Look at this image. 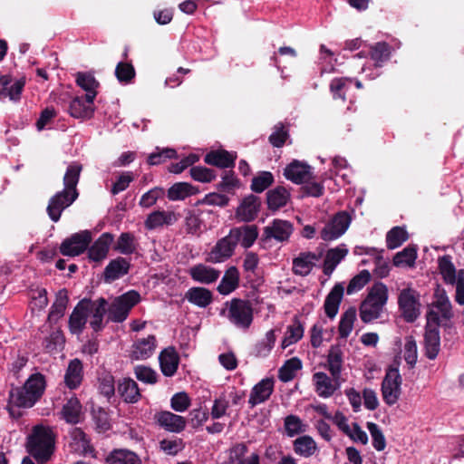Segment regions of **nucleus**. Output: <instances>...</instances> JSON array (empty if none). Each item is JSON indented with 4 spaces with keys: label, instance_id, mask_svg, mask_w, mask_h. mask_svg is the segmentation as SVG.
<instances>
[{
    "label": "nucleus",
    "instance_id": "nucleus-59",
    "mask_svg": "<svg viewBox=\"0 0 464 464\" xmlns=\"http://www.w3.org/2000/svg\"><path fill=\"white\" fill-rule=\"evenodd\" d=\"M115 76L121 83L128 84L135 77V70L131 63L120 62L115 68Z\"/></svg>",
    "mask_w": 464,
    "mask_h": 464
},
{
    "label": "nucleus",
    "instance_id": "nucleus-39",
    "mask_svg": "<svg viewBox=\"0 0 464 464\" xmlns=\"http://www.w3.org/2000/svg\"><path fill=\"white\" fill-rule=\"evenodd\" d=\"M236 156L227 150H214L208 153L205 162L219 168H229L234 165Z\"/></svg>",
    "mask_w": 464,
    "mask_h": 464
},
{
    "label": "nucleus",
    "instance_id": "nucleus-40",
    "mask_svg": "<svg viewBox=\"0 0 464 464\" xmlns=\"http://www.w3.org/2000/svg\"><path fill=\"white\" fill-rule=\"evenodd\" d=\"M130 264L126 259L119 257L109 263L104 271V276L107 281H114L126 275L129 271Z\"/></svg>",
    "mask_w": 464,
    "mask_h": 464
},
{
    "label": "nucleus",
    "instance_id": "nucleus-34",
    "mask_svg": "<svg viewBox=\"0 0 464 464\" xmlns=\"http://www.w3.org/2000/svg\"><path fill=\"white\" fill-rule=\"evenodd\" d=\"M105 464H141V459L132 450L118 449L109 453L105 459Z\"/></svg>",
    "mask_w": 464,
    "mask_h": 464
},
{
    "label": "nucleus",
    "instance_id": "nucleus-13",
    "mask_svg": "<svg viewBox=\"0 0 464 464\" xmlns=\"http://www.w3.org/2000/svg\"><path fill=\"white\" fill-rule=\"evenodd\" d=\"M341 377L329 376L325 372H317L313 375L314 391L321 398H330L341 387Z\"/></svg>",
    "mask_w": 464,
    "mask_h": 464
},
{
    "label": "nucleus",
    "instance_id": "nucleus-46",
    "mask_svg": "<svg viewBox=\"0 0 464 464\" xmlns=\"http://www.w3.org/2000/svg\"><path fill=\"white\" fill-rule=\"evenodd\" d=\"M82 405L76 397H71L63 405L62 415L68 423H77L80 420Z\"/></svg>",
    "mask_w": 464,
    "mask_h": 464
},
{
    "label": "nucleus",
    "instance_id": "nucleus-19",
    "mask_svg": "<svg viewBox=\"0 0 464 464\" xmlns=\"http://www.w3.org/2000/svg\"><path fill=\"white\" fill-rule=\"evenodd\" d=\"M87 309L88 316H91L90 325L94 331H100L102 328V321L107 312V302L104 298H99L96 301L83 299Z\"/></svg>",
    "mask_w": 464,
    "mask_h": 464
},
{
    "label": "nucleus",
    "instance_id": "nucleus-37",
    "mask_svg": "<svg viewBox=\"0 0 464 464\" xmlns=\"http://www.w3.org/2000/svg\"><path fill=\"white\" fill-rule=\"evenodd\" d=\"M118 392L124 401L134 403L140 398L138 384L131 379L124 378L118 384Z\"/></svg>",
    "mask_w": 464,
    "mask_h": 464
},
{
    "label": "nucleus",
    "instance_id": "nucleus-36",
    "mask_svg": "<svg viewBox=\"0 0 464 464\" xmlns=\"http://www.w3.org/2000/svg\"><path fill=\"white\" fill-rule=\"evenodd\" d=\"M247 453V447L244 443H238L230 450V460L235 464H260V457L257 453Z\"/></svg>",
    "mask_w": 464,
    "mask_h": 464
},
{
    "label": "nucleus",
    "instance_id": "nucleus-20",
    "mask_svg": "<svg viewBox=\"0 0 464 464\" xmlns=\"http://www.w3.org/2000/svg\"><path fill=\"white\" fill-rule=\"evenodd\" d=\"M179 218L174 211L157 210L148 215L144 226L148 230H154L163 226H171Z\"/></svg>",
    "mask_w": 464,
    "mask_h": 464
},
{
    "label": "nucleus",
    "instance_id": "nucleus-50",
    "mask_svg": "<svg viewBox=\"0 0 464 464\" xmlns=\"http://www.w3.org/2000/svg\"><path fill=\"white\" fill-rule=\"evenodd\" d=\"M417 258V248L408 246L402 251L398 252L393 257V265L398 267H411Z\"/></svg>",
    "mask_w": 464,
    "mask_h": 464
},
{
    "label": "nucleus",
    "instance_id": "nucleus-14",
    "mask_svg": "<svg viewBox=\"0 0 464 464\" xmlns=\"http://www.w3.org/2000/svg\"><path fill=\"white\" fill-rule=\"evenodd\" d=\"M93 95L75 96L69 104L68 111L75 119L88 120L93 116L94 108Z\"/></svg>",
    "mask_w": 464,
    "mask_h": 464
},
{
    "label": "nucleus",
    "instance_id": "nucleus-47",
    "mask_svg": "<svg viewBox=\"0 0 464 464\" xmlns=\"http://www.w3.org/2000/svg\"><path fill=\"white\" fill-rule=\"evenodd\" d=\"M289 192L282 187L276 188L267 192V205L270 209L276 210L285 207L289 200Z\"/></svg>",
    "mask_w": 464,
    "mask_h": 464
},
{
    "label": "nucleus",
    "instance_id": "nucleus-54",
    "mask_svg": "<svg viewBox=\"0 0 464 464\" xmlns=\"http://www.w3.org/2000/svg\"><path fill=\"white\" fill-rule=\"evenodd\" d=\"M391 50L388 44L380 42L375 44L371 50V58L374 61V66L380 68L390 57Z\"/></svg>",
    "mask_w": 464,
    "mask_h": 464
},
{
    "label": "nucleus",
    "instance_id": "nucleus-26",
    "mask_svg": "<svg viewBox=\"0 0 464 464\" xmlns=\"http://www.w3.org/2000/svg\"><path fill=\"white\" fill-rule=\"evenodd\" d=\"M348 248L346 245L340 244L335 247L330 248L325 254L324 261L323 271L324 275L331 276L336 266L345 258L348 255Z\"/></svg>",
    "mask_w": 464,
    "mask_h": 464
},
{
    "label": "nucleus",
    "instance_id": "nucleus-30",
    "mask_svg": "<svg viewBox=\"0 0 464 464\" xmlns=\"http://www.w3.org/2000/svg\"><path fill=\"white\" fill-rule=\"evenodd\" d=\"M113 241V237L109 233H103L89 248L88 255L91 260L99 262L104 259Z\"/></svg>",
    "mask_w": 464,
    "mask_h": 464
},
{
    "label": "nucleus",
    "instance_id": "nucleus-48",
    "mask_svg": "<svg viewBox=\"0 0 464 464\" xmlns=\"http://www.w3.org/2000/svg\"><path fill=\"white\" fill-rule=\"evenodd\" d=\"M68 304V293L66 289H61L56 294L55 301L49 313V320L57 321L63 316Z\"/></svg>",
    "mask_w": 464,
    "mask_h": 464
},
{
    "label": "nucleus",
    "instance_id": "nucleus-53",
    "mask_svg": "<svg viewBox=\"0 0 464 464\" xmlns=\"http://www.w3.org/2000/svg\"><path fill=\"white\" fill-rule=\"evenodd\" d=\"M284 426L288 437L304 433L306 431L307 425L296 415H288L285 418Z\"/></svg>",
    "mask_w": 464,
    "mask_h": 464
},
{
    "label": "nucleus",
    "instance_id": "nucleus-62",
    "mask_svg": "<svg viewBox=\"0 0 464 464\" xmlns=\"http://www.w3.org/2000/svg\"><path fill=\"white\" fill-rule=\"evenodd\" d=\"M202 220L198 214L189 211L185 218V229L188 234L199 235L202 231Z\"/></svg>",
    "mask_w": 464,
    "mask_h": 464
},
{
    "label": "nucleus",
    "instance_id": "nucleus-24",
    "mask_svg": "<svg viewBox=\"0 0 464 464\" xmlns=\"http://www.w3.org/2000/svg\"><path fill=\"white\" fill-rule=\"evenodd\" d=\"M157 347L154 335L137 339L132 344L131 357L135 360H146L153 355Z\"/></svg>",
    "mask_w": 464,
    "mask_h": 464
},
{
    "label": "nucleus",
    "instance_id": "nucleus-35",
    "mask_svg": "<svg viewBox=\"0 0 464 464\" xmlns=\"http://www.w3.org/2000/svg\"><path fill=\"white\" fill-rule=\"evenodd\" d=\"M293 449L296 455L303 458H309L318 451L317 443L309 435H303L293 442Z\"/></svg>",
    "mask_w": 464,
    "mask_h": 464
},
{
    "label": "nucleus",
    "instance_id": "nucleus-33",
    "mask_svg": "<svg viewBox=\"0 0 464 464\" xmlns=\"http://www.w3.org/2000/svg\"><path fill=\"white\" fill-rule=\"evenodd\" d=\"M344 288L341 284L335 285L327 295L324 301V311L329 318H334L343 296Z\"/></svg>",
    "mask_w": 464,
    "mask_h": 464
},
{
    "label": "nucleus",
    "instance_id": "nucleus-18",
    "mask_svg": "<svg viewBox=\"0 0 464 464\" xmlns=\"http://www.w3.org/2000/svg\"><path fill=\"white\" fill-rule=\"evenodd\" d=\"M154 420L161 428L169 432L179 433L186 427L184 417L168 411L156 413Z\"/></svg>",
    "mask_w": 464,
    "mask_h": 464
},
{
    "label": "nucleus",
    "instance_id": "nucleus-57",
    "mask_svg": "<svg viewBox=\"0 0 464 464\" xmlns=\"http://www.w3.org/2000/svg\"><path fill=\"white\" fill-rule=\"evenodd\" d=\"M353 80L347 77L334 78L330 83V91L334 99L345 100V92Z\"/></svg>",
    "mask_w": 464,
    "mask_h": 464
},
{
    "label": "nucleus",
    "instance_id": "nucleus-32",
    "mask_svg": "<svg viewBox=\"0 0 464 464\" xmlns=\"http://www.w3.org/2000/svg\"><path fill=\"white\" fill-rule=\"evenodd\" d=\"M83 378L82 363L79 359L70 361L64 374L65 385L70 390L78 388Z\"/></svg>",
    "mask_w": 464,
    "mask_h": 464
},
{
    "label": "nucleus",
    "instance_id": "nucleus-64",
    "mask_svg": "<svg viewBox=\"0 0 464 464\" xmlns=\"http://www.w3.org/2000/svg\"><path fill=\"white\" fill-rule=\"evenodd\" d=\"M273 175L268 171H263L252 180L251 188L256 193H261L266 189L273 182Z\"/></svg>",
    "mask_w": 464,
    "mask_h": 464
},
{
    "label": "nucleus",
    "instance_id": "nucleus-15",
    "mask_svg": "<svg viewBox=\"0 0 464 464\" xmlns=\"http://www.w3.org/2000/svg\"><path fill=\"white\" fill-rule=\"evenodd\" d=\"M237 244L231 234L219 239L208 254V260L211 263H221L228 259L234 253Z\"/></svg>",
    "mask_w": 464,
    "mask_h": 464
},
{
    "label": "nucleus",
    "instance_id": "nucleus-61",
    "mask_svg": "<svg viewBox=\"0 0 464 464\" xmlns=\"http://www.w3.org/2000/svg\"><path fill=\"white\" fill-rule=\"evenodd\" d=\"M367 429L372 436L373 448L378 451L383 450L386 440L380 427L374 422H367Z\"/></svg>",
    "mask_w": 464,
    "mask_h": 464
},
{
    "label": "nucleus",
    "instance_id": "nucleus-43",
    "mask_svg": "<svg viewBox=\"0 0 464 464\" xmlns=\"http://www.w3.org/2000/svg\"><path fill=\"white\" fill-rule=\"evenodd\" d=\"M71 448L79 454H87L92 448L85 433L79 428H73L70 432Z\"/></svg>",
    "mask_w": 464,
    "mask_h": 464
},
{
    "label": "nucleus",
    "instance_id": "nucleus-8",
    "mask_svg": "<svg viewBox=\"0 0 464 464\" xmlns=\"http://www.w3.org/2000/svg\"><path fill=\"white\" fill-rule=\"evenodd\" d=\"M399 308L406 322H414L420 314V295L412 288L402 289L398 298Z\"/></svg>",
    "mask_w": 464,
    "mask_h": 464
},
{
    "label": "nucleus",
    "instance_id": "nucleus-45",
    "mask_svg": "<svg viewBox=\"0 0 464 464\" xmlns=\"http://www.w3.org/2000/svg\"><path fill=\"white\" fill-rule=\"evenodd\" d=\"M75 77L76 84L86 92L85 94H92L95 99L97 95V89L100 84L93 74L91 72H79L75 74Z\"/></svg>",
    "mask_w": 464,
    "mask_h": 464
},
{
    "label": "nucleus",
    "instance_id": "nucleus-31",
    "mask_svg": "<svg viewBox=\"0 0 464 464\" xmlns=\"http://www.w3.org/2000/svg\"><path fill=\"white\" fill-rule=\"evenodd\" d=\"M363 252L373 257V263L375 266L374 274L381 278L386 277L389 275L390 266L388 261L382 256V250L379 251L374 248L369 249L362 246H356L354 248L355 254L361 255Z\"/></svg>",
    "mask_w": 464,
    "mask_h": 464
},
{
    "label": "nucleus",
    "instance_id": "nucleus-12",
    "mask_svg": "<svg viewBox=\"0 0 464 464\" xmlns=\"http://www.w3.org/2000/svg\"><path fill=\"white\" fill-rule=\"evenodd\" d=\"M294 227L291 222L283 219H274L264 227L263 240L267 242L275 240L279 243L286 242L293 233Z\"/></svg>",
    "mask_w": 464,
    "mask_h": 464
},
{
    "label": "nucleus",
    "instance_id": "nucleus-1",
    "mask_svg": "<svg viewBox=\"0 0 464 464\" xmlns=\"http://www.w3.org/2000/svg\"><path fill=\"white\" fill-rule=\"evenodd\" d=\"M82 166L72 163L67 167L63 177L64 188L53 195L47 206V214L52 221L58 222L63 211L71 206L78 197L76 186L79 182Z\"/></svg>",
    "mask_w": 464,
    "mask_h": 464
},
{
    "label": "nucleus",
    "instance_id": "nucleus-58",
    "mask_svg": "<svg viewBox=\"0 0 464 464\" xmlns=\"http://www.w3.org/2000/svg\"><path fill=\"white\" fill-rule=\"evenodd\" d=\"M403 358L410 368H413L417 362L418 349L416 341L412 336H406L403 347Z\"/></svg>",
    "mask_w": 464,
    "mask_h": 464
},
{
    "label": "nucleus",
    "instance_id": "nucleus-42",
    "mask_svg": "<svg viewBox=\"0 0 464 464\" xmlns=\"http://www.w3.org/2000/svg\"><path fill=\"white\" fill-rule=\"evenodd\" d=\"M186 299L198 307H206L212 302V294L203 287H192L186 293Z\"/></svg>",
    "mask_w": 464,
    "mask_h": 464
},
{
    "label": "nucleus",
    "instance_id": "nucleus-23",
    "mask_svg": "<svg viewBox=\"0 0 464 464\" xmlns=\"http://www.w3.org/2000/svg\"><path fill=\"white\" fill-rule=\"evenodd\" d=\"M274 379L265 378L256 383L253 388L249 395L248 403L251 407H255L266 401L274 391Z\"/></svg>",
    "mask_w": 464,
    "mask_h": 464
},
{
    "label": "nucleus",
    "instance_id": "nucleus-51",
    "mask_svg": "<svg viewBox=\"0 0 464 464\" xmlns=\"http://www.w3.org/2000/svg\"><path fill=\"white\" fill-rule=\"evenodd\" d=\"M356 310L353 307L347 309L341 316L338 333L341 338H347L353 329L356 320Z\"/></svg>",
    "mask_w": 464,
    "mask_h": 464
},
{
    "label": "nucleus",
    "instance_id": "nucleus-5",
    "mask_svg": "<svg viewBox=\"0 0 464 464\" xmlns=\"http://www.w3.org/2000/svg\"><path fill=\"white\" fill-rule=\"evenodd\" d=\"M226 310L222 312L229 323L236 328L246 331L250 328L253 320V306L247 300L233 298L226 303Z\"/></svg>",
    "mask_w": 464,
    "mask_h": 464
},
{
    "label": "nucleus",
    "instance_id": "nucleus-52",
    "mask_svg": "<svg viewBox=\"0 0 464 464\" xmlns=\"http://www.w3.org/2000/svg\"><path fill=\"white\" fill-rule=\"evenodd\" d=\"M195 193L193 186L187 182H179L169 188L168 198L170 200H183Z\"/></svg>",
    "mask_w": 464,
    "mask_h": 464
},
{
    "label": "nucleus",
    "instance_id": "nucleus-9",
    "mask_svg": "<svg viewBox=\"0 0 464 464\" xmlns=\"http://www.w3.org/2000/svg\"><path fill=\"white\" fill-rule=\"evenodd\" d=\"M92 239V233L89 230L72 234L62 242L60 252L66 256H77L87 249Z\"/></svg>",
    "mask_w": 464,
    "mask_h": 464
},
{
    "label": "nucleus",
    "instance_id": "nucleus-56",
    "mask_svg": "<svg viewBox=\"0 0 464 464\" xmlns=\"http://www.w3.org/2000/svg\"><path fill=\"white\" fill-rule=\"evenodd\" d=\"M408 239L407 231L401 227H395L392 228L386 236L387 246L390 249H394L401 246Z\"/></svg>",
    "mask_w": 464,
    "mask_h": 464
},
{
    "label": "nucleus",
    "instance_id": "nucleus-63",
    "mask_svg": "<svg viewBox=\"0 0 464 464\" xmlns=\"http://www.w3.org/2000/svg\"><path fill=\"white\" fill-rule=\"evenodd\" d=\"M230 401L227 400L226 395H222L214 401L211 409V417L213 419H219L225 415H229Z\"/></svg>",
    "mask_w": 464,
    "mask_h": 464
},
{
    "label": "nucleus",
    "instance_id": "nucleus-60",
    "mask_svg": "<svg viewBox=\"0 0 464 464\" xmlns=\"http://www.w3.org/2000/svg\"><path fill=\"white\" fill-rule=\"evenodd\" d=\"M371 274L368 270H362L358 275L353 276L348 284L346 292L348 295L356 293L363 288L370 281Z\"/></svg>",
    "mask_w": 464,
    "mask_h": 464
},
{
    "label": "nucleus",
    "instance_id": "nucleus-17",
    "mask_svg": "<svg viewBox=\"0 0 464 464\" xmlns=\"http://www.w3.org/2000/svg\"><path fill=\"white\" fill-rule=\"evenodd\" d=\"M284 175L288 180L302 184L312 178V169L304 161L295 160L285 167Z\"/></svg>",
    "mask_w": 464,
    "mask_h": 464
},
{
    "label": "nucleus",
    "instance_id": "nucleus-10",
    "mask_svg": "<svg viewBox=\"0 0 464 464\" xmlns=\"http://www.w3.org/2000/svg\"><path fill=\"white\" fill-rule=\"evenodd\" d=\"M401 393V377L397 369L389 370L382 382V395L384 402L394 405Z\"/></svg>",
    "mask_w": 464,
    "mask_h": 464
},
{
    "label": "nucleus",
    "instance_id": "nucleus-16",
    "mask_svg": "<svg viewBox=\"0 0 464 464\" xmlns=\"http://www.w3.org/2000/svg\"><path fill=\"white\" fill-rule=\"evenodd\" d=\"M320 259V254L310 251L301 252L293 259L292 271L295 276H306Z\"/></svg>",
    "mask_w": 464,
    "mask_h": 464
},
{
    "label": "nucleus",
    "instance_id": "nucleus-7",
    "mask_svg": "<svg viewBox=\"0 0 464 464\" xmlns=\"http://www.w3.org/2000/svg\"><path fill=\"white\" fill-rule=\"evenodd\" d=\"M434 295L435 300L426 317L429 324H440L452 316L451 304L443 289H437Z\"/></svg>",
    "mask_w": 464,
    "mask_h": 464
},
{
    "label": "nucleus",
    "instance_id": "nucleus-38",
    "mask_svg": "<svg viewBox=\"0 0 464 464\" xmlns=\"http://www.w3.org/2000/svg\"><path fill=\"white\" fill-rule=\"evenodd\" d=\"M239 283V272L236 266H230L223 276L218 286V291L224 295L232 293Z\"/></svg>",
    "mask_w": 464,
    "mask_h": 464
},
{
    "label": "nucleus",
    "instance_id": "nucleus-28",
    "mask_svg": "<svg viewBox=\"0 0 464 464\" xmlns=\"http://www.w3.org/2000/svg\"><path fill=\"white\" fill-rule=\"evenodd\" d=\"M231 237L245 248L250 247L257 238L258 231L255 225L234 227L230 230Z\"/></svg>",
    "mask_w": 464,
    "mask_h": 464
},
{
    "label": "nucleus",
    "instance_id": "nucleus-41",
    "mask_svg": "<svg viewBox=\"0 0 464 464\" xmlns=\"http://www.w3.org/2000/svg\"><path fill=\"white\" fill-rule=\"evenodd\" d=\"M440 273L447 285H454L458 281V271L450 256H443L438 260Z\"/></svg>",
    "mask_w": 464,
    "mask_h": 464
},
{
    "label": "nucleus",
    "instance_id": "nucleus-4",
    "mask_svg": "<svg viewBox=\"0 0 464 464\" xmlns=\"http://www.w3.org/2000/svg\"><path fill=\"white\" fill-rule=\"evenodd\" d=\"M387 300V286L381 282L375 283L360 305L361 320L367 324L379 318Z\"/></svg>",
    "mask_w": 464,
    "mask_h": 464
},
{
    "label": "nucleus",
    "instance_id": "nucleus-22",
    "mask_svg": "<svg viewBox=\"0 0 464 464\" xmlns=\"http://www.w3.org/2000/svg\"><path fill=\"white\" fill-rule=\"evenodd\" d=\"M260 201L257 197L249 195L246 197L237 207L236 217L243 222L254 220L259 211Z\"/></svg>",
    "mask_w": 464,
    "mask_h": 464
},
{
    "label": "nucleus",
    "instance_id": "nucleus-6",
    "mask_svg": "<svg viewBox=\"0 0 464 464\" xmlns=\"http://www.w3.org/2000/svg\"><path fill=\"white\" fill-rule=\"evenodd\" d=\"M140 300V294L130 290L115 297L107 307L108 319L111 322L121 323L126 320L131 308Z\"/></svg>",
    "mask_w": 464,
    "mask_h": 464
},
{
    "label": "nucleus",
    "instance_id": "nucleus-49",
    "mask_svg": "<svg viewBox=\"0 0 464 464\" xmlns=\"http://www.w3.org/2000/svg\"><path fill=\"white\" fill-rule=\"evenodd\" d=\"M302 368V362L297 357H293L289 360H287L284 365L279 369L278 371V377L279 379L284 382H287L292 381L295 375L296 372L301 370Z\"/></svg>",
    "mask_w": 464,
    "mask_h": 464
},
{
    "label": "nucleus",
    "instance_id": "nucleus-27",
    "mask_svg": "<svg viewBox=\"0 0 464 464\" xmlns=\"http://www.w3.org/2000/svg\"><path fill=\"white\" fill-rule=\"evenodd\" d=\"M160 365L162 373L170 377L177 372L179 357L174 347H167L161 351L159 356Z\"/></svg>",
    "mask_w": 464,
    "mask_h": 464
},
{
    "label": "nucleus",
    "instance_id": "nucleus-44",
    "mask_svg": "<svg viewBox=\"0 0 464 464\" xmlns=\"http://www.w3.org/2000/svg\"><path fill=\"white\" fill-rule=\"evenodd\" d=\"M304 326L296 318L289 324L285 330V337L282 340L281 346L283 349L297 343L304 336Z\"/></svg>",
    "mask_w": 464,
    "mask_h": 464
},
{
    "label": "nucleus",
    "instance_id": "nucleus-29",
    "mask_svg": "<svg viewBox=\"0 0 464 464\" xmlns=\"http://www.w3.org/2000/svg\"><path fill=\"white\" fill-rule=\"evenodd\" d=\"M83 300L80 301L74 307L69 318V329L72 334H81L87 323L88 314Z\"/></svg>",
    "mask_w": 464,
    "mask_h": 464
},
{
    "label": "nucleus",
    "instance_id": "nucleus-21",
    "mask_svg": "<svg viewBox=\"0 0 464 464\" xmlns=\"http://www.w3.org/2000/svg\"><path fill=\"white\" fill-rule=\"evenodd\" d=\"M439 325L440 324H429V322L427 321L424 334V344L426 356L430 360L435 359L440 352V338Z\"/></svg>",
    "mask_w": 464,
    "mask_h": 464
},
{
    "label": "nucleus",
    "instance_id": "nucleus-3",
    "mask_svg": "<svg viewBox=\"0 0 464 464\" xmlns=\"http://www.w3.org/2000/svg\"><path fill=\"white\" fill-rule=\"evenodd\" d=\"M27 451L39 463L47 461L53 451L54 436L48 427L37 425L28 437Z\"/></svg>",
    "mask_w": 464,
    "mask_h": 464
},
{
    "label": "nucleus",
    "instance_id": "nucleus-55",
    "mask_svg": "<svg viewBox=\"0 0 464 464\" xmlns=\"http://www.w3.org/2000/svg\"><path fill=\"white\" fill-rule=\"evenodd\" d=\"M276 343L275 330L266 332L264 339L259 341L255 346V354L258 357H266L272 351Z\"/></svg>",
    "mask_w": 464,
    "mask_h": 464
},
{
    "label": "nucleus",
    "instance_id": "nucleus-11",
    "mask_svg": "<svg viewBox=\"0 0 464 464\" xmlns=\"http://www.w3.org/2000/svg\"><path fill=\"white\" fill-rule=\"evenodd\" d=\"M351 224V217L345 211L336 213L324 227L321 237L324 241H333L343 236Z\"/></svg>",
    "mask_w": 464,
    "mask_h": 464
},
{
    "label": "nucleus",
    "instance_id": "nucleus-25",
    "mask_svg": "<svg viewBox=\"0 0 464 464\" xmlns=\"http://www.w3.org/2000/svg\"><path fill=\"white\" fill-rule=\"evenodd\" d=\"M188 274L195 282L209 285L218 279L220 271L206 264H198L189 268Z\"/></svg>",
    "mask_w": 464,
    "mask_h": 464
},
{
    "label": "nucleus",
    "instance_id": "nucleus-2",
    "mask_svg": "<svg viewBox=\"0 0 464 464\" xmlns=\"http://www.w3.org/2000/svg\"><path fill=\"white\" fill-rule=\"evenodd\" d=\"M44 376L39 372L32 374L22 387H17L10 392V411L14 407L31 408L42 397L45 390Z\"/></svg>",
    "mask_w": 464,
    "mask_h": 464
}]
</instances>
